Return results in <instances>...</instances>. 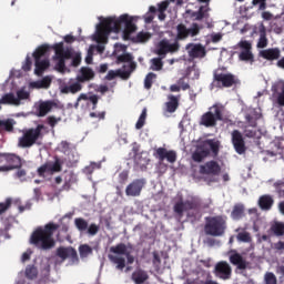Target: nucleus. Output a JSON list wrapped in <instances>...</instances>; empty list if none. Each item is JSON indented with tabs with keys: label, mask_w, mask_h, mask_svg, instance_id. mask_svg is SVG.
I'll return each mask as SVG.
<instances>
[{
	"label": "nucleus",
	"mask_w": 284,
	"mask_h": 284,
	"mask_svg": "<svg viewBox=\"0 0 284 284\" xmlns=\"http://www.w3.org/2000/svg\"><path fill=\"white\" fill-rule=\"evenodd\" d=\"M246 123L250 125V128H256L258 125L257 121L261 119V114L256 111H253L251 113H247L245 115Z\"/></svg>",
	"instance_id": "nucleus-36"
},
{
	"label": "nucleus",
	"mask_w": 284,
	"mask_h": 284,
	"mask_svg": "<svg viewBox=\"0 0 284 284\" xmlns=\"http://www.w3.org/2000/svg\"><path fill=\"white\" fill-rule=\"evenodd\" d=\"M185 50L191 59H205L207 54L205 47L201 43H189Z\"/></svg>",
	"instance_id": "nucleus-17"
},
{
	"label": "nucleus",
	"mask_w": 284,
	"mask_h": 284,
	"mask_svg": "<svg viewBox=\"0 0 284 284\" xmlns=\"http://www.w3.org/2000/svg\"><path fill=\"white\" fill-rule=\"evenodd\" d=\"M43 124H38L36 128L23 130L22 136L18 139V148H32V145H37L39 139H43Z\"/></svg>",
	"instance_id": "nucleus-5"
},
{
	"label": "nucleus",
	"mask_w": 284,
	"mask_h": 284,
	"mask_svg": "<svg viewBox=\"0 0 284 284\" xmlns=\"http://www.w3.org/2000/svg\"><path fill=\"white\" fill-rule=\"evenodd\" d=\"M74 225L78 230V232H87L89 236H97L99 234V230H101V226H99L97 223L88 224V220L83 217H77L74 220Z\"/></svg>",
	"instance_id": "nucleus-11"
},
{
	"label": "nucleus",
	"mask_w": 284,
	"mask_h": 284,
	"mask_svg": "<svg viewBox=\"0 0 284 284\" xmlns=\"http://www.w3.org/2000/svg\"><path fill=\"white\" fill-rule=\"evenodd\" d=\"M232 144L237 154H245L247 152V146H245V139L239 130L232 132Z\"/></svg>",
	"instance_id": "nucleus-19"
},
{
	"label": "nucleus",
	"mask_w": 284,
	"mask_h": 284,
	"mask_svg": "<svg viewBox=\"0 0 284 284\" xmlns=\"http://www.w3.org/2000/svg\"><path fill=\"white\" fill-rule=\"evenodd\" d=\"M6 162L7 165L0 166V172H10L12 170H21V158L14 153H0V163Z\"/></svg>",
	"instance_id": "nucleus-9"
},
{
	"label": "nucleus",
	"mask_w": 284,
	"mask_h": 284,
	"mask_svg": "<svg viewBox=\"0 0 284 284\" xmlns=\"http://www.w3.org/2000/svg\"><path fill=\"white\" fill-rule=\"evenodd\" d=\"M148 118V111L144 109L135 123V129L141 130L145 125V119Z\"/></svg>",
	"instance_id": "nucleus-51"
},
{
	"label": "nucleus",
	"mask_w": 284,
	"mask_h": 284,
	"mask_svg": "<svg viewBox=\"0 0 284 284\" xmlns=\"http://www.w3.org/2000/svg\"><path fill=\"white\" fill-rule=\"evenodd\" d=\"M220 150V141L215 139L204 140L196 145L195 151L192 153V159L195 163H201L204 159H207V156H210V151L212 152V156L216 158L219 156Z\"/></svg>",
	"instance_id": "nucleus-3"
},
{
	"label": "nucleus",
	"mask_w": 284,
	"mask_h": 284,
	"mask_svg": "<svg viewBox=\"0 0 284 284\" xmlns=\"http://www.w3.org/2000/svg\"><path fill=\"white\" fill-rule=\"evenodd\" d=\"M179 101H181V95L169 94L168 102H165V110L169 114H174L179 110Z\"/></svg>",
	"instance_id": "nucleus-24"
},
{
	"label": "nucleus",
	"mask_w": 284,
	"mask_h": 284,
	"mask_svg": "<svg viewBox=\"0 0 284 284\" xmlns=\"http://www.w3.org/2000/svg\"><path fill=\"white\" fill-rule=\"evenodd\" d=\"M260 57L265 59L266 61H278L281 59V49L278 48H270L260 51Z\"/></svg>",
	"instance_id": "nucleus-23"
},
{
	"label": "nucleus",
	"mask_w": 284,
	"mask_h": 284,
	"mask_svg": "<svg viewBox=\"0 0 284 284\" xmlns=\"http://www.w3.org/2000/svg\"><path fill=\"white\" fill-rule=\"evenodd\" d=\"M241 80L233 73L219 72V70L213 72V84L215 88H233V85H239Z\"/></svg>",
	"instance_id": "nucleus-7"
},
{
	"label": "nucleus",
	"mask_w": 284,
	"mask_h": 284,
	"mask_svg": "<svg viewBox=\"0 0 284 284\" xmlns=\"http://www.w3.org/2000/svg\"><path fill=\"white\" fill-rule=\"evenodd\" d=\"M48 52H50V45L42 44V45L38 47V50H36L33 52L34 61H41V58L45 57V54H48Z\"/></svg>",
	"instance_id": "nucleus-37"
},
{
	"label": "nucleus",
	"mask_w": 284,
	"mask_h": 284,
	"mask_svg": "<svg viewBox=\"0 0 284 284\" xmlns=\"http://www.w3.org/2000/svg\"><path fill=\"white\" fill-rule=\"evenodd\" d=\"M187 219H190L191 223H196L197 221H201V212H189Z\"/></svg>",
	"instance_id": "nucleus-56"
},
{
	"label": "nucleus",
	"mask_w": 284,
	"mask_h": 284,
	"mask_svg": "<svg viewBox=\"0 0 284 284\" xmlns=\"http://www.w3.org/2000/svg\"><path fill=\"white\" fill-rule=\"evenodd\" d=\"M143 187H145V179H136L133 180L125 189L126 196H141V192H143Z\"/></svg>",
	"instance_id": "nucleus-18"
},
{
	"label": "nucleus",
	"mask_w": 284,
	"mask_h": 284,
	"mask_svg": "<svg viewBox=\"0 0 284 284\" xmlns=\"http://www.w3.org/2000/svg\"><path fill=\"white\" fill-rule=\"evenodd\" d=\"M22 70L24 72H30L32 70V59L30 55H27L24 63L22 64Z\"/></svg>",
	"instance_id": "nucleus-57"
},
{
	"label": "nucleus",
	"mask_w": 284,
	"mask_h": 284,
	"mask_svg": "<svg viewBox=\"0 0 284 284\" xmlns=\"http://www.w3.org/2000/svg\"><path fill=\"white\" fill-rule=\"evenodd\" d=\"M200 174H211L212 176H219L221 174V165L219 162L211 160L204 165L200 166Z\"/></svg>",
	"instance_id": "nucleus-20"
},
{
	"label": "nucleus",
	"mask_w": 284,
	"mask_h": 284,
	"mask_svg": "<svg viewBox=\"0 0 284 284\" xmlns=\"http://www.w3.org/2000/svg\"><path fill=\"white\" fill-rule=\"evenodd\" d=\"M237 241H241L242 243H250L252 241V236L248 232H241L237 234Z\"/></svg>",
	"instance_id": "nucleus-55"
},
{
	"label": "nucleus",
	"mask_w": 284,
	"mask_h": 284,
	"mask_svg": "<svg viewBox=\"0 0 284 284\" xmlns=\"http://www.w3.org/2000/svg\"><path fill=\"white\" fill-rule=\"evenodd\" d=\"M180 90H190V84L185 82V79L181 78L178 81Z\"/></svg>",
	"instance_id": "nucleus-64"
},
{
	"label": "nucleus",
	"mask_w": 284,
	"mask_h": 284,
	"mask_svg": "<svg viewBox=\"0 0 284 284\" xmlns=\"http://www.w3.org/2000/svg\"><path fill=\"white\" fill-rule=\"evenodd\" d=\"M78 101H90L92 103V110H97V105L99 104V95L93 94L91 97H88L85 93H81L78 97Z\"/></svg>",
	"instance_id": "nucleus-39"
},
{
	"label": "nucleus",
	"mask_w": 284,
	"mask_h": 284,
	"mask_svg": "<svg viewBox=\"0 0 284 284\" xmlns=\"http://www.w3.org/2000/svg\"><path fill=\"white\" fill-rule=\"evenodd\" d=\"M10 205H12V200L7 199L6 202L0 203V214H3L7 210H10Z\"/></svg>",
	"instance_id": "nucleus-58"
},
{
	"label": "nucleus",
	"mask_w": 284,
	"mask_h": 284,
	"mask_svg": "<svg viewBox=\"0 0 284 284\" xmlns=\"http://www.w3.org/2000/svg\"><path fill=\"white\" fill-rule=\"evenodd\" d=\"M229 261L232 265H235L239 270H247L250 267V262L241 255V253H232L229 256Z\"/></svg>",
	"instance_id": "nucleus-21"
},
{
	"label": "nucleus",
	"mask_w": 284,
	"mask_h": 284,
	"mask_svg": "<svg viewBox=\"0 0 284 284\" xmlns=\"http://www.w3.org/2000/svg\"><path fill=\"white\" fill-rule=\"evenodd\" d=\"M116 61L118 63H130L134 61V57H132V53H123L118 55Z\"/></svg>",
	"instance_id": "nucleus-50"
},
{
	"label": "nucleus",
	"mask_w": 284,
	"mask_h": 284,
	"mask_svg": "<svg viewBox=\"0 0 284 284\" xmlns=\"http://www.w3.org/2000/svg\"><path fill=\"white\" fill-rule=\"evenodd\" d=\"M207 12H210V8L207 6H202L197 12L192 13V17L195 18V21H202V19L210 17Z\"/></svg>",
	"instance_id": "nucleus-38"
},
{
	"label": "nucleus",
	"mask_w": 284,
	"mask_h": 284,
	"mask_svg": "<svg viewBox=\"0 0 284 284\" xmlns=\"http://www.w3.org/2000/svg\"><path fill=\"white\" fill-rule=\"evenodd\" d=\"M175 30L176 36L174 39L179 43V41H185L189 37H199V34H201V30H203V27L196 22H193L191 24V28H187V26H185L184 23H180L176 26Z\"/></svg>",
	"instance_id": "nucleus-8"
},
{
	"label": "nucleus",
	"mask_w": 284,
	"mask_h": 284,
	"mask_svg": "<svg viewBox=\"0 0 284 284\" xmlns=\"http://www.w3.org/2000/svg\"><path fill=\"white\" fill-rule=\"evenodd\" d=\"M57 256L59 258H62V261H65V258H71L72 261H79V255L77 253V250L73 247H59L57 250Z\"/></svg>",
	"instance_id": "nucleus-22"
},
{
	"label": "nucleus",
	"mask_w": 284,
	"mask_h": 284,
	"mask_svg": "<svg viewBox=\"0 0 284 284\" xmlns=\"http://www.w3.org/2000/svg\"><path fill=\"white\" fill-rule=\"evenodd\" d=\"M48 68H50V60H36L34 74H37V77H42Z\"/></svg>",
	"instance_id": "nucleus-29"
},
{
	"label": "nucleus",
	"mask_w": 284,
	"mask_h": 284,
	"mask_svg": "<svg viewBox=\"0 0 284 284\" xmlns=\"http://www.w3.org/2000/svg\"><path fill=\"white\" fill-rule=\"evenodd\" d=\"M211 110L205 112L200 119V125L204 128H215L216 121H223V110L224 106L220 104H214Z\"/></svg>",
	"instance_id": "nucleus-6"
},
{
	"label": "nucleus",
	"mask_w": 284,
	"mask_h": 284,
	"mask_svg": "<svg viewBox=\"0 0 284 284\" xmlns=\"http://www.w3.org/2000/svg\"><path fill=\"white\" fill-rule=\"evenodd\" d=\"M237 47L242 50L239 53V60L245 63H254V53H252V42L247 40H241Z\"/></svg>",
	"instance_id": "nucleus-13"
},
{
	"label": "nucleus",
	"mask_w": 284,
	"mask_h": 284,
	"mask_svg": "<svg viewBox=\"0 0 284 284\" xmlns=\"http://www.w3.org/2000/svg\"><path fill=\"white\" fill-rule=\"evenodd\" d=\"M61 225L49 222L44 227H38L31 235L30 243L40 250H52L54 247V233Z\"/></svg>",
	"instance_id": "nucleus-2"
},
{
	"label": "nucleus",
	"mask_w": 284,
	"mask_h": 284,
	"mask_svg": "<svg viewBox=\"0 0 284 284\" xmlns=\"http://www.w3.org/2000/svg\"><path fill=\"white\" fill-rule=\"evenodd\" d=\"M243 216H245V206L243 204H235L231 212V217L233 221H241Z\"/></svg>",
	"instance_id": "nucleus-33"
},
{
	"label": "nucleus",
	"mask_w": 284,
	"mask_h": 284,
	"mask_svg": "<svg viewBox=\"0 0 284 284\" xmlns=\"http://www.w3.org/2000/svg\"><path fill=\"white\" fill-rule=\"evenodd\" d=\"M14 130V120H2V132H12Z\"/></svg>",
	"instance_id": "nucleus-46"
},
{
	"label": "nucleus",
	"mask_w": 284,
	"mask_h": 284,
	"mask_svg": "<svg viewBox=\"0 0 284 284\" xmlns=\"http://www.w3.org/2000/svg\"><path fill=\"white\" fill-rule=\"evenodd\" d=\"M267 43H270V41L267 40V30L265 29L264 24H261V27H260V38H258L256 48H260V49L263 50V49H265Z\"/></svg>",
	"instance_id": "nucleus-31"
},
{
	"label": "nucleus",
	"mask_w": 284,
	"mask_h": 284,
	"mask_svg": "<svg viewBox=\"0 0 284 284\" xmlns=\"http://www.w3.org/2000/svg\"><path fill=\"white\" fill-rule=\"evenodd\" d=\"M134 70H136V62L132 60L131 62H129V69L121 73L122 79H130V75L132 74V72H134Z\"/></svg>",
	"instance_id": "nucleus-48"
},
{
	"label": "nucleus",
	"mask_w": 284,
	"mask_h": 284,
	"mask_svg": "<svg viewBox=\"0 0 284 284\" xmlns=\"http://www.w3.org/2000/svg\"><path fill=\"white\" fill-rule=\"evenodd\" d=\"M109 261H111V263H114V265H116V270H124L125 268V258L123 257H119L116 255H109Z\"/></svg>",
	"instance_id": "nucleus-41"
},
{
	"label": "nucleus",
	"mask_w": 284,
	"mask_h": 284,
	"mask_svg": "<svg viewBox=\"0 0 284 284\" xmlns=\"http://www.w3.org/2000/svg\"><path fill=\"white\" fill-rule=\"evenodd\" d=\"M154 79H156V74L155 73H148L145 79H144V88L145 90H151L152 89V84L154 83Z\"/></svg>",
	"instance_id": "nucleus-47"
},
{
	"label": "nucleus",
	"mask_w": 284,
	"mask_h": 284,
	"mask_svg": "<svg viewBox=\"0 0 284 284\" xmlns=\"http://www.w3.org/2000/svg\"><path fill=\"white\" fill-rule=\"evenodd\" d=\"M60 148H61V152H63V154H68V152H70V142L62 141L60 143Z\"/></svg>",
	"instance_id": "nucleus-63"
},
{
	"label": "nucleus",
	"mask_w": 284,
	"mask_h": 284,
	"mask_svg": "<svg viewBox=\"0 0 284 284\" xmlns=\"http://www.w3.org/2000/svg\"><path fill=\"white\" fill-rule=\"evenodd\" d=\"M150 276L148 273L143 270L135 271L132 273V281H134L135 284H143L145 281H148Z\"/></svg>",
	"instance_id": "nucleus-34"
},
{
	"label": "nucleus",
	"mask_w": 284,
	"mask_h": 284,
	"mask_svg": "<svg viewBox=\"0 0 284 284\" xmlns=\"http://www.w3.org/2000/svg\"><path fill=\"white\" fill-rule=\"evenodd\" d=\"M214 274L222 281H230L232 278V266L226 261L219 262L215 265Z\"/></svg>",
	"instance_id": "nucleus-16"
},
{
	"label": "nucleus",
	"mask_w": 284,
	"mask_h": 284,
	"mask_svg": "<svg viewBox=\"0 0 284 284\" xmlns=\"http://www.w3.org/2000/svg\"><path fill=\"white\" fill-rule=\"evenodd\" d=\"M57 62L55 64V70L58 72H65V59H71V58H53Z\"/></svg>",
	"instance_id": "nucleus-52"
},
{
	"label": "nucleus",
	"mask_w": 284,
	"mask_h": 284,
	"mask_svg": "<svg viewBox=\"0 0 284 284\" xmlns=\"http://www.w3.org/2000/svg\"><path fill=\"white\" fill-rule=\"evenodd\" d=\"M150 40V33L148 32H139L135 37V41L138 43H145V41Z\"/></svg>",
	"instance_id": "nucleus-53"
},
{
	"label": "nucleus",
	"mask_w": 284,
	"mask_h": 284,
	"mask_svg": "<svg viewBox=\"0 0 284 284\" xmlns=\"http://www.w3.org/2000/svg\"><path fill=\"white\" fill-rule=\"evenodd\" d=\"M154 159H158L160 163L168 161V163H176V151L168 150L165 148H158L153 152Z\"/></svg>",
	"instance_id": "nucleus-14"
},
{
	"label": "nucleus",
	"mask_w": 284,
	"mask_h": 284,
	"mask_svg": "<svg viewBox=\"0 0 284 284\" xmlns=\"http://www.w3.org/2000/svg\"><path fill=\"white\" fill-rule=\"evenodd\" d=\"M227 230V220L223 215L206 216L204 232L206 236H224Z\"/></svg>",
	"instance_id": "nucleus-4"
},
{
	"label": "nucleus",
	"mask_w": 284,
	"mask_h": 284,
	"mask_svg": "<svg viewBox=\"0 0 284 284\" xmlns=\"http://www.w3.org/2000/svg\"><path fill=\"white\" fill-rule=\"evenodd\" d=\"M17 97L16 100L19 101V103H21V101H26V99H30V93L23 89L17 91Z\"/></svg>",
	"instance_id": "nucleus-54"
},
{
	"label": "nucleus",
	"mask_w": 284,
	"mask_h": 284,
	"mask_svg": "<svg viewBox=\"0 0 284 284\" xmlns=\"http://www.w3.org/2000/svg\"><path fill=\"white\" fill-rule=\"evenodd\" d=\"M51 84H52V78H50L48 75L42 78L41 81L33 83L34 88H39V89H41V88L48 89V88H50Z\"/></svg>",
	"instance_id": "nucleus-44"
},
{
	"label": "nucleus",
	"mask_w": 284,
	"mask_h": 284,
	"mask_svg": "<svg viewBox=\"0 0 284 284\" xmlns=\"http://www.w3.org/2000/svg\"><path fill=\"white\" fill-rule=\"evenodd\" d=\"M173 210L175 214L182 216L184 212H187L190 210H199V202L196 200H180L174 204Z\"/></svg>",
	"instance_id": "nucleus-15"
},
{
	"label": "nucleus",
	"mask_w": 284,
	"mask_h": 284,
	"mask_svg": "<svg viewBox=\"0 0 284 284\" xmlns=\"http://www.w3.org/2000/svg\"><path fill=\"white\" fill-rule=\"evenodd\" d=\"M81 258H88L92 254V247L88 244H82L79 247Z\"/></svg>",
	"instance_id": "nucleus-45"
},
{
	"label": "nucleus",
	"mask_w": 284,
	"mask_h": 284,
	"mask_svg": "<svg viewBox=\"0 0 284 284\" xmlns=\"http://www.w3.org/2000/svg\"><path fill=\"white\" fill-rule=\"evenodd\" d=\"M151 62V70H154L155 72L163 70V60L161 58H153Z\"/></svg>",
	"instance_id": "nucleus-49"
},
{
	"label": "nucleus",
	"mask_w": 284,
	"mask_h": 284,
	"mask_svg": "<svg viewBox=\"0 0 284 284\" xmlns=\"http://www.w3.org/2000/svg\"><path fill=\"white\" fill-rule=\"evenodd\" d=\"M52 48L55 52L53 59L72 58V52L64 49L63 42L55 43Z\"/></svg>",
	"instance_id": "nucleus-26"
},
{
	"label": "nucleus",
	"mask_w": 284,
	"mask_h": 284,
	"mask_svg": "<svg viewBox=\"0 0 284 284\" xmlns=\"http://www.w3.org/2000/svg\"><path fill=\"white\" fill-rule=\"evenodd\" d=\"M168 8H170V1L169 0L162 1L158 4V12H165Z\"/></svg>",
	"instance_id": "nucleus-61"
},
{
	"label": "nucleus",
	"mask_w": 284,
	"mask_h": 284,
	"mask_svg": "<svg viewBox=\"0 0 284 284\" xmlns=\"http://www.w3.org/2000/svg\"><path fill=\"white\" fill-rule=\"evenodd\" d=\"M180 50L181 43H179V41H176L175 39L173 40V42H170L169 39H162L158 44L156 54H159V57H165V54H174Z\"/></svg>",
	"instance_id": "nucleus-10"
},
{
	"label": "nucleus",
	"mask_w": 284,
	"mask_h": 284,
	"mask_svg": "<svg viewBox=\"0 0 284 284\" xmlns=\"http://www.w3.org/2000/svg\"><path fill=\"white\" fill-rule=\"evenodd\" d=\"M80 72L81 74L77 77L79 83H85V81H92L94 79V71L90 68H82Z\"/></svg>",
	"instance_id": "nucleus-30"
},
{
	"label": "nucleus",
	"mask_w": 284,
	"mask_h": 284,
	"mask_svg": "<svg viewBox=\"0 0 284 284\" xmlns=\"http://www.w3.org/2000/svg\"><path fill=\"white\" fill-rule=\"evenodd\" d=\"M63 170V161L55 156L54 162H47L38 169V176H45V174H54Z\"/></svg>",
	"instance_id": "nucleus-12"
},
{
	"label": "nucleus",
	"mask_w": 284,
	"mask_h": 284,
	"mask_svg": "<svg viewBox=\"0 0 284 284\" xmlns=\"http://www.w3.org/2000/svg\"><path fill=\"white\" fill-rule=\"evenodd\" d=\"M273 97L276 98V103L280 105V108H284V85L281 87V92H278V89L272 88Z\"/></svg>",
	"instance_id": "nucleus-40"
},
{
	"label": "nucleus",
	"mask_w": 284,
	"mask_h": 284,
	"mask_svg": "<svg viewBox=\"0 0 284 284\" xmlns=\"http://www.w3.org/2000/svg\"><path fill=\"white\" fill-rule=\"evenodd\" d=\"M37 276H39V270H37V266L28 265L26 267V277L29 278V281H34Z\"/></svg>",
	"instance_id": "nucleus-42"
},
{
	"label": "nucleus",
	"mask_w": 284,
	"mask_h": 284,
	"mask_svg": "<svg viewBox=\"0 0 284 284\" xmlns=\"http://www.w3.org/2000/svg\"><path fill=\"white\" fill-rule=\"evenodd\" d=\"M110 252H112V254H120L125 256V253L128 252V245L120 243L115 246H111Z\"/></svg>",
	"instance_id": "nucleus-43"
},
{
	"label": "nucleus",
	"mask_w": 284,
	"mask_h": 284,
	"mask_svg": "<svg viewBox=\"0 0 284 284\" xmlns=\"http://www.w3.org/2000/svg\"><path fill=\"white\" fill-rule=\"evenodd\" d=\"M52 108H57V102L44 101L38 106V116H45L49 112H52Z\"/></svg>",
	"instance_id": "nucleus-27"
},
{
	"label": "nucleus",
	"mask_w": 284,
	"mask_h": 284,
	"mask_svg": "<svg viewBox=\"0 0 284 284\" xmlns=\"http://www.w3.org/2000/svg\"><path fill=\"white\" fill-rule=\"evenodd\" d=\"M123 30V39L128 41L130 34L136 32V24H134V18L129 17L128 13H124L116 17H110L104 19L97 29L95 41L97 43H108V37L111 32H121Z\"/></svg>",
	"instance_id": "nucleus-1"
},
{
	"label": "nucleus",
	"mask_w": 284,
	"mask_h": 284,
	"mask_svg": "<svg viewBox=\"0 0 284 284\" xmlns=\"http://www.w3.org/2000/svg\"><path fill=\"white\" fill-rule=\"evenodd\" d=\"M267 0H253L252 3L253 6H260L258 10H265L267 8Z\"/></svg>",
	"instance_id": "nucleus-62"
},
{
	"label": "nucleus",
	"mask_w": 284,
	"mask_h": 284,
	"mask_svg": "<svg viewBox=\"0 0 284 284\" xmlns=\"http://www.w3.org/2000/svg\"><path fill=\"white\" fill-rule=\"evenodd\" d=\"M265 284H276V275H274V273H266Z\"/></svg>",
	"instance_id": "nucleus-60"
},
{
	"label": "nucleus",
	"mask_w": 284,
	"mask_h": 284,
	"mask_svg": "<svg viewBox=\"0 0 284 284\" xmlns=\"http://www.w3.org/2000/svg\"><path fill=\"white\" fill-rule=\"evenodd\" d=\"M81 90H83V85L81 84V82H79V80H77V82H74V83L62 87L61 93L62 94H77V92H81Z\"/></svg>",
	"instance_id": "nucleus-28"
},
{
	"label": "nucleus",
	"mask_w": 284,
	"mask_h": 284,
	"mask_svg": "<svg viewBox=\"0 0 284 284\" xmlns=\"http://www.w3.org/2000/svg\"><path fill=\"white\" fill-rule=\"evenodd\" d=\"M274 205V197L270 194H264L260 196L258 199V206L264 212H270L272 210V206Z\"/></svg>",
	"instance_id": "nucleus-25"
},
{
	"label": "nucleus",
	"mask_w": 284,
	"mask_h": 284,
	"mask_svg": "<svg viewBox=\"0 0 284 284\" xmlns=\"http://www.w3.org/2000/svg\"><path fill=\"white\" fill-rule=\"evenodd\" d=\"M47 121L50 128H55L57 123L61 122V118H55L54 115H50L47 118Z\"/></svg>",
	"instance_id": "nucleus-59"
},
{
	"label": "nucleus",
	"mask_w": 284,
	"mask_h": 284,
	"mask_svg": "<svg viewBox=\"0 0 284 284\" xmlns=\"http://www.w3.org/2000/svg\"><path fill=\"white\" fill-rule=\"evenodd\" d=\"M0 103L2 105H21V102L17 100V97H14V93H6L1 97Z\"/></svg>",
	"instance_id": "nucleus-32"
},
{
	"label": "nucleus",
	"mask_w": 284,
	"mask_h": 284,
	"mask_svg": "<svg viewBox=\"0 0 284 284\" xmlns=\"http://www.w3.org/2000/svg\"><path fill=\"white\" fill-rule=\"evenodd\" d=\"M270 232L274 234V236H284V223L283 222H273L270 227Z\"/></svg>",
	"instance_id": "nucleus-35"
}]
</instances>
